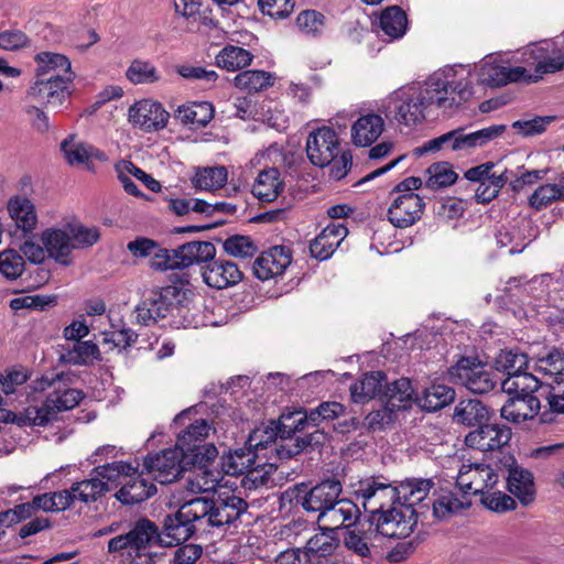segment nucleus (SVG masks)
Returning a JSON list of instances; mask_svg holds the SVG:
<instances>
[{
    "mask_svg": "<svg viewBox=\"0 0 564 564\" xmlns=\"http://www.w3.org/2000/svg\"><path fill=\"white\" fill-rule=\"evenodd\" d=\"M199 508L200 505L195 503L194 499L186 501L175 513L164 518L161 531L149 519H140L129 532L108 541V552L126 554L135 564H152L151 546H175L187 541L196 531L205 532L200 527L203 510Z\"/></svg>",
    "mask_w": 564,
    "mask_h": 564,
    "instance_id": "obj_1",
    "label": "nucleus"
},
{
    "mask_svg": "<svg viewBox=\"0 0 564 564\" xmlns=\"http://www.w3.org/2000/svg\"><path fill=\"white\" fill-rule=\"evenodd\" d=\"M458 76L455 65L445 66L423 83L403 87L391 95L394 118L400 124L414 127L422 123L435 110H446L455 101Z\"/></svg>",
    "mask_w": 564,
    "mask_h": 564,
    "instance_id": "obj_2",
    "label": "nucleus"
},
{
    "mask_svg": "<svg viewBox=\"0 0 564 564\" xmlns=\"http://www.w3.org/2000/svg\"><path fill=\"white\" fill-rule=\"evenodd\" d=\"M460 329V386L475 394H485L495 387L489 356L480 346L482 339L474 338L473 344L463 343Z\"/></svg>",
    "mask_w": 564,
    "mask_h": 564,
    "instance_id": "obj_3",
    "label": "nucleus"
},
{
    "mask_svg": "<svg viewBox=\"0 0 564 564\" xmlns=\"http://www.w3.org/2000/svg\"><path fill=\"white\" fill-rule=\"evenodd\" d=\"M200 505V527L205 531L209 528H220L236 523L248 510V503L240 497L228 495L217 500L207 497L194 498Z\"/></svg>",
    "mask_w": 564,
    "mask_h": 564,
    "instance_id": "obj_4",
    "label": "nucleus"
},
{
    "mask_svg": "<svg viewBox=\"0 0 564 564\" xmlns=\"http://www.w3.org/2000/svg\"><path fill=\"white\" fill-rule=\"evenodd\" d=\"M212 426L206 420H196L178 434L175 447L185 456V464L206 465L218 456L217 447L205 443Z\"/></svg>",
    "mask_w": 564,
    "mask_h": 564,
    "instance_id": "obj_5",
    "label": "nucleus"
},
{
    "mask_svg": "<svg viewBox=\"0 0 564 564\" xmlns=\"http://www.w3.org/2000/svg\"><path fill=\"white\" fill-rule=\"evenodd\" d=\"M369 521L375 525V532L389 539H404L415 527L416 512L410 505L398 502L378 516H370Z\"/></svg>",
    "mask_w": 564,
    "mask_h": 564,
    "instance_id": "obj_6",
    "label": "nucleus"
},
{
    "mask_svg": "<svg viewBox=\"0 0 564 564\" xmlns=\"http://www.w3.org/2000/svg\"><path fill=\"white\" fill-rule=\"evenodd\" d=\"M499 475L490 464L471 463L465 455L460 456V510L468 508L470 502H465L466 495H479L492 490L498 484Z\"/></svg>",
    "mask_w": 564,
    "mask_h": 564,
    "instance_id": "obj_7",
    "label": "nucleus"
},
{
    "mask_svg": "<svg viewBox=\"0 0 564 564\" xmlns=\"http://www.w3.org/2000/svg\"><path fill=\"white\" fill-rule=\"evenodd\" d=\"M354 494L370 516H378L400 500L398 487L375 477L358 481Z\"/></svg>",
    "mask_w": 564,
    "mask_h": 564,
    "instance_id": "obj_8",
    "label": "nucleus"
},
{
    "mask_svg": "<svg viewBox=\"0 0 564 564\" xmlns=\"http://www.w3.org/2000/svg\"><path fill=\"white\" fill-rule=\"evenodd\" d=\"M296 500L307 512H315L322 516L339 498L343 486L338 479L327 478L308 489L304 482L296 484Z\"/></svg>",
    "mask_w": 564,
    "mask_h": 564,
    "instance_id": "obj_9",
    "label": "nucleus"
},
{
    "mask_svg": "<svg viewBox=\"0 0 564 564\" xmlns=\"http://www.w3.org/2000/svg\"><path fill=\"white\" fill-rule=\"evenodd\" d=\"M74 75H50L36 77L25 94V101H40L51 107H59L70 96Z\"/></svg>",
    "mask_w": 564,
    "mask_h": 564,
    "instance_id": "obj_10",
    "label": "nucleus"
},
{
    "mask_svg": "<svg viewBox=\"0 0 564 564\" xmlns=\"http://www.w3.org/2000/svg\"><path fill=\"white\" fill-rule=\"evenodd\" d=\"M196 464H185V456L177 447L167 448L144 460L148 473L161 484L175 481L181 474Z\"/></svg>",
    "mask_w": 564,
    "mask_h": 564,
    "instance_id": "obj_11",
    "label": "nucleus"
},
{
    "mask_svg": "<svg viewBox=\"0 0 564 564\" xmlns=\"http://www.w3.org/2000/svg\"><path fill=\"white\" fill-rule=\"evenodd\" d=\"M338 153L339 138L334 129L322 127L308 134L306 154L313 165L319 167L330 165Z\"/></svg>",
    "mask_w": 564,
    "mask_h": 564,
    "instance_id": "obj_12",
    "label": "nucleus"
},
{
    "mask_svg": "<svg viewBox=\"0 0 564 564\" xmlns=\"http://www.w3.org/2000/svg\"><path fill=\"white\" fill-rule=\"evenodd\" d=\"M170 113L161 102L152 99H142L130 106L128 110L129 122L144 132L162 130L166 127Z\"/></svg>",
    "mask_w": 564,
    "mask_h": 564,
    "instance_id": "obj_13",
    "label": "nucleus"
},
{
    "mask_svg": "<svg viewBox=\"0 0 564 564\" xmlns=\"http://www.w3.org/2000/svg\"><path fill=\"white\" fill-rule=\"evenodd\" d=\"M512 432L506 424H490L485 422L464 436V444L468 448L480 452H490L507 446L511 441Z\"/></svg>",
    "mask_w": 564,
    "mask_h": 564,
    "instance_id": "obj_14",
    "label": "nucleus"
},
{
    "mask_svg": "<svg viewBox=\"0 0 564 564\" xmlns=\"http://www.w3.org/2000/svg\"><path fill=\"white\" fill-rule=\"evenodd\" d=\"M246 445L256 454V456L264 457L268 460L288 459L284 457L280 449L281 446L289 445L288 442L281 440L279 427H275V421H271L269 424H263L254 429L246 442Z\"/></svg>",
    "mask_w": 564,
    "mask_h": 564,
    "instance_id": "obj_15",
    "label": "nucleus"
},
{
    "mask_svg": "<svg viewBox=\"0 0 564 564\" xmlns=\"http://www.w3.org/2000/svg\"><path fill=\"white\" fill-rule=\"evenodd\" d=\"M361 516L360 509L350 499H337L322 516H317V523L322 530L330 533L338 529H349L355 525Z\"/></svg>",
    "mask_w": 564,
    "mask_h": 564,
    "instance_id": "obj_16",
    "label": "nucleus"
},
{
    "mask_svg": "<svg viewBox=\"0 0 564 564\" xmlns=\"http://www.w3.org/2000/svg\"><path fill=\"white\" fill-rule=\"evenodd\" d=\"M424 206L417 194H398L388 209V219L394 227H410L421 218Z\"/></svg>",
    "mask_w": 564,
    "mask_h": 564,
    "instance_id": "obj_17",
    "label": "nucleus"
},
{
    "mask_svg": "<svg viewBox=\"0 0 564 564\" xmlns=\"http://www.w3.org/2000/svg\"><path fill=\"white\" fill-rule=\"evenodd\" d=\"M292 261L291 250L284 246H274L262 252L253 262L254 275L262 281L281 275Z\"/></svg>",
    "mask_w": 564,
    "mask_h": 564,
    "instance_id": "obj_18",
    "label": "nucleus"
},
{
    "mask_svg": "<svg viewBox=\"0 0 564 564\" xmlns=\"http://www.w3.org/2000/svg\"><path fill=\"white\" fill-rule=\"evenodd\" d=\"M203 281L214 289H226L242 280V272L231 261L212 259L200 267Z\"/></svg>",
    "mask_w": 564,
    "mask_h": 564,
    "instance_id": "obj_19",
    "label": "nucleus"
},
{
    "mask_svg": "<svg viewBox=\"0 0 564 564\" xmlns=\"http://www.w3.org/2000/svg\"><path fill=\"white\" fill-rule=\"evenodd\" d=\"M500 413L501 417L512 423L539 420L541 403L535 395L507 394Z\"/></svg>",
    "mask_w": 564,
    "mask_h": 564,
    "instance_id": "obj_20",
    "label": "nucleus"
},
{
    "mask_svg": "<svg viewBox=\"0 0 564 564\" xmlns=\"http://www.w3.org/2000/svg\"><path fill=\"white\" fill-rule=\"evenodd\" d=\"M130 477H127L122 487L116 494L119 501L124 505L140 503L156 492V487L153 482L149 481L143 473H139V466Z\"/></svg>",
    "mask_w": 564,
    "mask_h": 564,
    "instance_id": "obj_21",
    "label": "nucleus"
},
{
    "mask_svg": "<svg viewBox=\"0 0 564 564\" xmlns=\"http://www.w3.org/2000/svg\"><path fill=\"white\" fill-rule=\"evenodd\" d=\"M216 256V248L209 241H191L174 249L175 269L193 264H206Z\"/></svg>",
    "mask_w": 564,
    "mask_h": 564,
    "instance_id": "obj_22",
    "label": "nucleus"
},
{
    "mask_svg": "<svg viewBox=\"0 0 564 564\" xmlns=\"http://www.w3.org/2000/svg\"><path fill=\"white\" fill-rule=\"evenodd\" d=\"M383 129L384 121L380 115H362L351 126V142L356 147H370L382 134Z\"/></svg>",
    "mask_w": 564,
    "mask_h": 564,
    "instance_id": "obj_23",
    "label": "nucleus"
},
{
    "mask_svg": "<svg viewBox=\"0 0 564 564\" xmlns=\"http://www.w3.org/2000/svg\"><path fill=\"white\" fill-rule=\"evenodd\" d=\"M507 489L519 499L522 506H529L535 499V484L532 471L518 465L506 477Z\"/></svg>",
    "mask_w": 564,
    "mask_h": 564,
    "instance_id": "obj_24",
    "label": "nucleus"
},
{
    "mask_svg": "<svg viewBox=\"0 0 564 564\" xmlns=\"http://www.w3.org/2000/svg\"><path fill=\"white\" fill-rule=\"evenodd\" d=\"M347 232V228L343 225H328L310 243L312 257L321 261L328 259L345 239Z\"/></svg>",
    "mask_w": 564,
    "mask_h": 564,
    "instance_id": "obj_25",
    "label": "nucleus"
},
{
    "mask_svg": "<svg viewBox=\"0 0 564 564\" xmlns=\"http://www.w3.org/2000/svg\"><path fill=\"white\" fill-rule=\"evenodd\" d=\"M377 533L372 524L359 522L347 529L343 536L344 545L360 557H368L371 554V546Z\"/></svg>",
    "mask_w": 564,
    "mask_h": 564,
    "instance_id": "obj_26",
    "label": "nucleus"
},
{
    "mask_svg": "<svg viewBox=\"0 0 564 564\" xmlns=\"http://www.w3.org/2000/svg\"><path fill=\"white\" fill-rule=\"evenodd\" d=\"M527 68L523 66H501L486 64L481 67L480 82L485 86L497 88L510 83L525 82Z\"/></svg>",
    "mask_w": 564,
    "mask_h": 564,
    "instance_id": "obj_27",
    "label": "nucleus"
},
{
    "mask_svg": "<svg viewBox=\"0 0 564 564\" xmlns=\"http://www.w3.org/2000/svg\"><path fill=\"white\" fill-rule=\"evenodd\" d=\"M152 292L159 304L164 310L163 313L165 317L170 314H174L175 311L181 312L185 308L193 295V292L183 284L166 285Z\"/></svg>",
    "mask_w": 564,
    "mask_h": 564,
    "instance_id": "obj_28",
    "label": "nucleus"
},
{
    "mask_svg": "<svg viewBox=\"0 0 564 564\" xmlns=\"http://www.w3.org/2000/svg\"><path fill=\"white\" fill-rule=\"evenodd\" d=\"M387 377L382 371L365 373L358 381L350 386V395L355 403H366L380 395Z\"/></svg>",
    "mask_w": 564,
    "mask_h": 564,
    "instance_id": "obj_29",
    "label": "nucleus"
},
{
    "mask_svg": "<svg viewBox=\"0 0 564 564\" xmlns=\"http://www.w3.org/2000/svg\"><path fill=\"white\" fill-rule=\"evenodd\" d=\"M214 106L208 101H195L180 106L174 113L176 120L195 128L206 127L214 118Z\"/></svg>",
    "mask_w": 564,
    "mask_h": 564,
    "instance_id": "obj_30",
    "label": "nucleus"
},
{
    "mask_svg": "<svg viewBox=\"0 0 564 564\" xmlns=\"http://www.w3.org/2000/svg\"><path fill=\"white\" fill-rule=\"evenodd\" d=\"M283 189V181L276 167L262 170L252 185V194L262 202H273Z\"/></svg>",
    "mask_w": 564,
    "mask_h": 564,
    "instance_id": "obj_31",
    "label": "nucleus"
},
{
    "mask_svg": "<svg viewBox=\"0 0 564 564\" xmlns=\"http://www.w3.org/2000/svg\"><path fill=\"white\" fill-rule=\"evenodd\" d=\"M378 28L390 41L401 39L408 28L405 12L398 6L383 9L378 19Z\"/></svg>",
    "mask_w": 564,
    "mask_h": 564,
    "instance_id": "obj_32",
    "label": "nucleus"
},
{
    "mask_svg": "<svg viewBox=\"0 0 564 564\" xmlns=\"http://www.w3.org/2000/svg\"><path fill=\"white\" fill-rule=\"evenodd\" d=\"M41 242L46 253L61 263H67L73 243L68 234L62 229L48 228L41 235Z\"/></svg>",
    "mask_w": 564,
    "mask_h": 564,
    "instance_id": "obj_33",
    "label": "nucleus"
},
{
    "mask_svg": "<svg viewBox=\"0 0 564 564\" xmlns=\"http://www.w3.org/2000/svg\"><path fill=\"white\" fill-rule=\"evenodd\" d=\"M256 458V454L246 445L224 454L220 457V470L229 476L246 474L254 465Z\"/></svg>",
    "mask_w": 564,
    "mask_h": 564,
    "instance_id": "obj_34",
    "label": "nucleus"
},
{
    "mask_svg": "<svg viewBox=\"0 0 564 564\" xmlns=\"http://www.w3.org/2000/svg\"><path fill=\"white\" fill-rule=\"evenodd\" d=\"M36 63L35 76L48 77L50 75H74L72 65L63 54L54 52H41L34 57Z\"/></svg>",
    "mask_w": 564,
    "mask_h": 564,
    "instance_id": "obj_35",
    "label": "nucleus"
},
{
    "mask_svg": "<svg viewBox=\"0 0 564 564\" xmlns=\"http://www.w3.org/2000/svg\"><path fill=\"white\" fill-rule=\"evenodd\" d=\"M100 359L99 347L91 340L77 341L70 348L64 349L59 361L73 366H88Z\"/></svg>",
    "mask_w": 564,
    "mask_h": 564,
    "instance_id": "obj_36",
    "label": "nucleus"
},
{
    "mask_svg": "<svg viewBox=\"0 0 564 564\" xmlns=\"http://www.w3.org/2000/svg\"><path fill=\"white\" fill-rule=\"evenodd\" d=\"M8 209L17 228L21 229L24 234L34 230L37 224V216L34 205L30 199L22 197L10 199Z\"/></svg>",
    "mask_w": 564,
    "mask_h": 564,
    "instance_id": "obj_37",
    "label": "nucleus"
},
{
    "mask_svg": "<svg viewBox=\"0 0 564 564\" xmlns=\"http://www.w3.org/2000/svg\"><path fill=\"white\" fill-rule=\"evenodd\" d=\"M541 397L546 400L549 410L540 413L539 423L552 424L556 421L557 414H564V380L556 381L555 384H545Z\"/></svg>",
    "mask_w": 564,
    "mask_h": 564,
    "instance_id": "obj_38",
    "label": "nucleus"
},
{
    "mask_svg": "<svg viewBox=\"0 0 564 564\" xmlns=\"http://www.w3.org/2000/svg\"><path fill=\"white\" fill-rule=\"evenodd\" d=\"M543 388L545 384L525 370L505 379L501 383V390L506 394L534 395L536 391L543 392Z\"/></svg>",
    "mask_w": 564,
    "mask_h": 564,
    "instance_id": "obj_39",
    "label": "nucleus"
},
{
    "mask_svg": "<svg viewBox=\"0 0 564 564\" xmlns=\"http://www.w3.org/2000/svg\"><path fill=\"white\" fill-rule=\"evenodd\" d=\"M135 470L137 467H134L131 463L113 460L111 463H105L102 465L96 466L93 469V474L97 475L98 478L107 482L108 491L112 486L116 487L119 484L123 485L127 477H130Z\"/></svg>",
    "mask_w": 564,
    "mask_h": 564,
    "instance_id": "obj_40",
    "label": "nucleus"
},
{
    "mask_svg": "<svg viewBox=\"0 0 564 564\" xmlns=\"http://www.w3.org/2000/svg\"><path fill=\"white\" fill-rule=\"evenodd\" d=\"M528 364V355L518 347L500 350L494 361L495 369L506 373L508 378L521 372V370H527Z\"/></svg>",
    "mask_w": 564,
    "mask_h": 564,
    "instance_id": "obj_41",
    "label": "nucleus"
},
{
    "mask_svg": "<svg viewBox=\"0 0 564 564\" xmlns=\"http://www.w3.org/2000/svg\"><path fill=\"white\" fill-rule=\"evenodd\" d=\"M413 393L411 381L406 378H400L391 384H387L383 392L384 403L394 412L406 409L412 401Z\"/></svg>",
    "mask_w": 564,
    "mask_h": 564,
    "instance_id": "obj_42",
    "label": "nucleus"
},
{
    "mask_svg": "<svg viewBox=\"0 0 564 564\" xmlns=\"http://www.w3.org/2000/svg\"><path fill=\"white\" fill-rule=\"evenodd\" d=\"M489 419L490 411L481 400L460 397V425L476 427Z\"/></svg>",
    "mask_w": 564,
    "mask_h": 564,
    "instance_id": "obj_43",
    "label": "nucleus"
},
{
    "mask_svg": "<svg viewBox=\"0 0 564 564\" xmlns=\"http://www.w3.org/2000/svg\"><path fill=\"white\" fill-rule=\"evenodd\" d=\"M252 59L253 55L248 50L235 45L225 46L216 56L217 65L228 72L245 68Z\"/></svg>",
    "mask_w": 564,
    "mask_h": 564,
    "instance_id": "obj_44",
    "label": "nucleus"
},
{
    "mask_svg": "<svg viewBox=\"0 0 564 564\" xmlns=\"http://www.w3.org/2000/svg\"><path fill=\"white\" fill-rule=\"evenodd\" d=\"M455 398V390L445 384H432L426 388L423 395L419 398V404L429 412L437 411Z\"/></svg>",
    "mask_w": 564,
    "mask_h": 564,
    "instance_id": "obj_45",
    "label": "nucleus"
},
{
    "mask_svg": "<svg viewBox=\"0 0 564 564\" xmlns=\"http://www.w3.org/2000/svg\"><path fill=\"white\" fill-rule=\"evenodd\" d=\"M234 85L247 93H258L273 85L270 73L258 69L240 72L234 78Z\"/></svg>",
    "mask_w": 564,
    "mask_h": 564,
    "instance_id": "obj_46",
    "label": "nucleus"
},
{
    "mask_svg": "<svg viewBox=\"0 0 564 564\" xmlns=\"http://www.w3.org/2000/svg\"><path fill=\"white\" fill-rule=\"evenodd\" d=\"M433 486L431 478L408 479L398 487L399 496L404 499L403 505H410L413 508L415 503L424 500Z\"/></svg>",
    "mask_w": 564,
    "mask_h": 564,
    "instance_id": "obj_47",
    "label": "nucleus"
},
{
    "mask_svg": "<svg viewBox=\"0 0 564 564\" xmlns=\"http://www.w3.org/2000/svg\"><path fill=\"white\" fill-rule=\"evenodd\" d=\"M227 177L228 173L225 166L204 167L196 172L193 184L203 191H215L226 184Z\"/></svg>",
    "mask_w": 564,
    "mask_h": 564,
    "instance_id": "obj_48",
    "label": "nucleus"
},
{
    "mask_svg": "<svg viewBox=\"0 0 564 564\" xmlns=\"http://www.w3.org/2000/svg\"><path fill=\"white\" fill-rule=\"evenodd\" d=\"M564 199V185L543 184L540 185L530 196L529 205L535 210L546 208L554 202Z\"/></svg>",
    "mask_w": 564,
    "mask_h": 564,
    "instance_id": "obj_49",
    "label": "nucleus"
},
{
    "mask_svg": "<svg viewBox=\"0 0 564 564\" xmlns=\"http://www.w3.org/2000/svg\"><path fill=\"white\" fill-rule=\"evenodd\" d=\"M299 31L310 37H318L326 26V17L316 10H304L296 18Z\"/></svg>",
    "mask_w": 564,
    "mask_h": 564,
    "instance_id": "obj_50",
    "label": "nucleus"
},
{
    "mask_svg": "<svg viewBox=\"0 0 564 564\" xmlns=\"http://www.w3.org/2000/svg\"><path fill=\"white\" fill-rule=\"evenodd\" d=\"M126 77L134 85L153 84L161 78L156 67L151 62L142 59L131 62L126 70Z\"/></svg>",
    "mask_w": 564,
    "mask_h": 564,
    "instance_id": "obj_51",
    "label": "nucleus"
},
{
    "mask_svg": "<svg viewBox=\"0 0 564 564\" xmlns=\"http://www.w3.org/2000/svg\"><path fill=\"white\" fill-rule=\"evenodd\" d=\"M458 149V130H452L437 138L424 142L422 145L413 149V155L421 158L427 153H435L443 150Z\"/></svg>",
    "mask_w": 564,
    "mask_h": 564,
    "instance_id": "obj_52",
    "label": "nucleus"
},
{
    "mask_svg": "<svg viewBox=\"0 0 564 564\" xmlns=\"http://www.w3.org/2000/svg\"><path fill=\"white\" fill-rule=\"evenodd\" d=\"M429 178L426 186L431 189H438L454 184L458 177L448 162H437L427 169Z\"/></svg>",
    "mask_w": 564,
    "mask_h": 564,
    "instance_id": "obj_53",
    "label": "nucleus"
},
{
    "mask_svg": "<svg viewBox=\"0 0 564 564\" xmlns=\"http://www.w3.org/2000/svg\"><path fill=\"white\" fill-rule=\"evenodd\" d=\"M506 129V124H492L470 133L460 134V149L482 147L491 140L500 137Z\"/></svg>",
    "mask_w": 564,
    "mask_h": 564,
    "instance_id": "obj_54",
    "label": "nucleus"
},
{
    "mask_svg": "<svg viewBox=\"0 0 564 564\" xmlns=\"http://www.w3.org/2000/svg\"><path fill=\"white\" fill-rule=\"evenodd\" d=\"M163 311L153 292H151L147 299L137 305L134 310L135 321L144 326L153 325L165 317Z\"/></svg>",
    "mask_w": 564,
    "mask_h": 564,
    "instance_id": "obj_55",
    "label": "nucleus"
},
{
    "mask_svg": "<svg viewBox=\"0 0 564 564\" xmlns=\"http://www.w3.org/2000/svg\"><path fill=\"white\" fill-rule=\"evenodd\" d=\"M24 268V258L17 250L7 249L0 252V275L7 280L20 278Z\"/></svg>",
    "mask_w": 564,
    "mask_h": 564,
    "instance_id": "obj_56",
    "label": "nucleus"
},
{
    "mask_svg": "<svg viewBox=\"0 0 564 564\" xmlns=\"http://www.w3.org/2000/svg\"><path fill=\"white\" fill-rule=\"evenodd\" d=\"M48 404L52 409L55 410L56 414L62 411H67L75 408L83 398V394L79 390L59 387L54 388V390L47 395Z\"/></svg>",
    "mask_w": 564,
    "mask_h": 564,
    "instance_id": "obj_57",
    "label": "nucleus"
},
{
    "mask_svg": "<svg viewBox=\"0 0 564 564\" xmlns=\"http://www.w3.org/2000/svg\"><path fill=\"white\" fill-rule=\"evenodd\" d=\"M208 464L197 465L198 470L191 479L192 490L207 492L214 490L223 480L224 474L220 469H209ZM196 467V465L194 466Z\"/></svg>",
    "mask_w": 564,
    "mask_h": 564,
    "instance_id": "obj_58",
    "label": "nucleus"
},
{
    "mask_svg": "<svg viewBox=\"0 0 564 564\" xmlns=\"http://www.w3.org/2000/svg\"><path fill=\"white\" fill-rule=\"evenodd\" d=\"M479 501L489 511L496 513H506L517 508L516 500L510 495L500 490H487V492L482 494Z\"/></svg>",
    "mask_w": 564,
    "mask_h": 564,
    "instance_id": "obj_59",
    "label": "nucleus"
},
{
    "mask_svg": "<svg viewBox=\"0 0 564 564\" xmlns=\"http://www.w3.org/2000/svg\"><path fill=\"white\" fill-rule=\"evenodd\" d=\"M326 441V434L321 430H315L314 432L306 434L304 437H295V442L289 441L286 446H281L280 453L286 457L292 458L295 455L300 454L304 448L311 446H319L323 445Z\"/></svg>",
    "mask_w": 564,
    "mask_h": 564,
    "instance_id": "obj_60",
    "label": "nucleus"
},
{
    "mask_svg": "<svg viewBox=\"0 0 564 564\" xmlns=\"http://www.w3.org/2000/svg\"><path fill=\"white\" fill-rule=\"evenodd\" d=\"M73 491L76 494V500L88 502L89 500H96L107 491V482L94 474L90 479L75 482L73 485Z\"/></svg>",
    "mask_w": 564,
    "mask_h": 564,
    "instance_id": "obj_61",
    "label": "nucleus"
},
{
    "mask_svg": "<svg viewBox=\"0 0 564 564\" xmlns=\"http://www.w3.org/2000/svg\"><path fill=\"white\" fill-rule=\"evenodd\" d=\"M275 427H279L282 441L285 443L289 441L295 442L294 434L305 430V425L302 420V411L283 413L279 421L275 422Z\"/></svg>",
    "mask_w": 564,
    "mask_h": 564,
    "instance_id": "obj_62",
    "label": "nucleus"
},
{
    "mask_svg": "<svg viewBox=\"0 0 564 564\" xmlns=\"http://www.w3.org/2000/svg\"><path fill=\"white\" fill-rule=\"evenodd\" d=\"M534 70L535 74L527 72L525 83H536L544 74H554L564 70V52L557 47L556 53L551 54L543 64L535 65Z\"/></svg>",
    "mask_w": 564,
    "mask_h": 564,
    "instance_id": "obj_63",
    "label": "nucleus"
},
{
    "mask_svg": "<svg viewBox=\"0 0 564 564\" xmlns=\"http://www.w3.org/2000/svg\"><path fill=\"white\" fill-rule=\"evenodd\" d=\"M539 369L550 375H564V350L552 347L544 356L538 358Z\"/></svg>",
    "mask_w": 564,
    "mask_h": 564,
    "instance_id": "obj_64",
    "label": "nucleus"
}]
</instances>
